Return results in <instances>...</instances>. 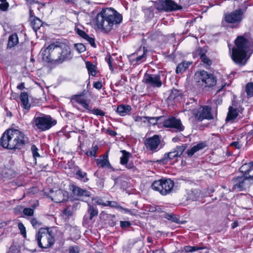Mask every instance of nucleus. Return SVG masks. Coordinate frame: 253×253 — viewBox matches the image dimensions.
Segmentation results:
<instances>
[{"label":"nucleus","mask_w":253,"mask_h":253,"mask_svg":"<svg viewBox=\"0 0 253 253\" xmlns=\"http://www.w3.org/2000/svg\"><path fill=\"white\" fill-rule=\"evenodd\" d=\"M48 196L55 203H60L65 200L64 194L61 189L55 191L50 190Z\"/></svg>","instance_id":"a211bd4d"},{"label":"nucleus","mask_w":253,"mask_h":253,"mask_svg":"<svg viewBox=\"0 0 253 253\" xmlns=\"http://www.w3.org/2000/svg\"><path fill=\"white\" fill-rule=\"evenodd\" d=\"M206 49L205 48H199L196 51V54L200 57L201 59L202 57L206 56Z\"/></svg>","instance_id":"37998d69"},{"label":"nucleus","mask_w":253,"mask_h":253,"mask_svg":"<svg viewBox=\"0 0 253 253\" xmlns=\"http://www.w3.org/2000/svg\"><path fill=\"white\" fill-rule=\"evenodd\" d=\"M143 82L149 87L159 88L162 85L161 77L158 74H145Z\"/></svg>","instance_id":"4468645a"},{"label":"nucleus","mask_w":253,"mask_h":253,"mask_svg":"<svg viewBox=\"0 0 253 253\" xmlns=\"http://www.w3.org/2000/svg\"><path fill=\"white\" fill-rule=\"evenodd\" d=\"M147 51V49H145V47H143V54L141 55L137 56L136 58V61L137 62H138V61H140V60H141L142 59H143V58H145Z\"/></svg>","instance_id":"13d9d810"},{"label":"nucleus","mask_w":253,"mask_h":253,"mask_svg":"<svg viewBox=\"0 0 253 253\" xmlns=\"http://www.w3.org/2000/svg\"><path fill=\"white\" fill-rule=\"evenodd\" d=\"M34 211L31 208H25L23 211V213L26 216H32L34 214Z\"/></svg>","instance_id":"49530a36"},{"label":"nucleus","mask_w":253,"mask_h":253,"mask_svg":"<svg viewBox=\"0 0 253 253\" xmlns=\"http://www.w3.org/2000/svg\"><path fill=\"white\" fill-rule=\"evenodd\" d=\"M75 47L80 53L83 52L86 49L85 46L81 43L75 44Z\"/></svg>","instance_id":"c03bdc74"},{"label":"nucleus","mask_w":253,"mask_h":253,"mask_svg":"<svg viewBox=\"0 0 253 253\" xmlns=\"http://www.w3.org/2000/svg\"><path fill=\"white\" fill-rule=\"evenodd\" d=\"M206 146L205 142L198 143L196 145L194 146L191 149L187 151V154L189 157L192 156L196 152L202 150Z\"/></svg>","instance_id":"4be33fe9"},{"label":"nucleus","mask_w":253,"mask_h":253,"mask_svg":"<svg viewBox=\"0 0 253 253\" xmlns=\"http://www.w3.org/2000/svg\"><path fill=\"white\" fill-rule=\"evenodd\" d=\"M17 88L20 90H22L25 88L24 86V83H22L20 84H19L17 86Z\"/></svg>","instance_id":"774afa93"},{"label":"nucleus","mask_w":253,"mask_h":253,"mask_svg":"<svg viewBox=\"0 0 253 253\" xmlns=\"http://www.w3.org/2000/svg\"><path fill=\"white\" fill-rule=\"evenodd\" d=\"M31 150L32 151L33 156L36 162L37 158L40 157V155L38 152L39 149L35 145H32L31 146Z\"/></svg>","instance_id":"ea45409f"},{"label":"nucleus","mask_w":253,"mask_h":253,"mask_svg":"<svg viewBox=\"0 0 253 253\" xmlns=\"http://www.w3.org/2000/svg\"><path fill=\"white\" fill-rule=\"evenodd\" d=\"M253 166L252 163H246L243 165L240 168V170L243 173V175H245L249 169H250Z\"/></svg>","instance_id":"58836bf2"},{"label":"nucleus","mask_w":253,"mask_h":253,"mask_svg":"<svg viewBox=\"0 0 253 253\" xmlns=\"http://www.w3.org/2000/svg\"><path fill=\"white\" fill-rule=\"evenodd\" d=\"M8 6L9 4L7 2L1 3L0 4V10L1 11H5L7 10Z\"/></svg>","instance_id":"4d7b16f0"},{"label":"nucleus","mask_w":253,"mask_h":253,"mask_svg":"<svg viewBox=\"0 0 253 253\" xmlns=\"http://www.w3.org/2000/svg\"><path fill=\"white\" fill-rule=\"evenodd\" d=\"M18 43V38L17 34H12L9 37L7 47L12 48Z\"/></svg>","instance_id":"c756f323"},{"label":"nucleus","mask_w":253,"mask_h":253,"mask_svg":"<svg viewBox=\"0 0 253 253\" xmlns=\"http://www.w3.org/2000/svg\"><path fill=\"white\" fill-rule=\"evenodd\" d=\"M63 213L68 216H71L73 214L72 210L69 208L64 210Z\"/></svg>","instance_id":"e2e57ef3"},{"label":"nucleus","mask_w":253,"mask_h":253,"mask_svg":"<svg viewBox=\"0 0 253 253\" xmlns=\"http://www.w3.org/2000/svg\"><path fill=\"white\" fill-rule=\"evenodd\" d=\"M20 99L23 108L29 110L30 108L31 105L29 103L28 95L27 93L26 92H21L20 95Z\"/></svg>","instance_id":"5701e85b"},{"label":"nucleus","mask_w":253,"mask_h":253,"mask_svg":"<svg viewBox=\"0 0 253 253\" xmlns=\"http://www.w3.org/2000/svg\"><path fill=\"white\" fill-rule=\"evenodd\" d=\"M106 206H110L111 207H116L117 203L114 201H107L106 203Z\"/></svg>","instance_id":"0e129e2a"},{"label":"nucleus","mask_w":253,"mask_h":253,"mask_svg":"<svg viewBox=\"0 0 253 253\" xmlns=\"http://www.w3.org/2000/svg\"><path fill=\"white\" fill-rule=\"evenodd\" d=\"M98 150V147L97 145L92 146L91 149L88 150L85 153V154L87 156H90L93 157H96V153Z\"/></svg>","instance_id":"4c0bfd02"},{"label":"nucleus","mask_w":253,"mask_h":253,"mask_svg":"<svg viewBox=\"0 0 253 253\" xmlns=\"http://www.w3.org/2000/svg\"><path fill=\"white\" fill-rule=\"evenodd\" d=\"M191 62L184 61L178 64L176 69V73H182L185 71L188 68L189 65L191 64Z\"/></svg>","instance_id":"c85d7f7f"},{"label":"nucleus","mask_w":253,"mask_h":253,"mask_svg":"<svg viewBox=\"0 0 253 253\" xmlns=\"http://www.w3.org/2000/svg\"><path fill=\"white\" fill-rule=\"evenodd\" d=\"M77 33L80 36L84 39L88 37V35L82 30L78 29Z\"/></svg>","instance_id":"680f3d73"},{"label":"nucleus","mask_w":253,"mask_h":253,"mask_svg":"<svg viewBox=\"0 0 253 253\" xmlns=\"http://www.w3.org/2000/svg\"><path fill=\"white\" fill-rule=\"evenodd\" d=\"M93 87L96 89H100L102 87V84L100 82H96L93 84Z\"/></svg>","instance_id":"69168bd1"},{"label":"nucleus","mask_w":253,"mask_h":253,"mask_svg":"<svg viewBox=\"0 0 253 253\" xmlns=\"http://www.w3.org/2000/svg\"><path fill=\"white\" fill-rule=\"evenodd\" d=\"M84 39L87 42H88L92 46L94 47H96L94 39L93 38L90 37L88 35V37L85 38Z\"/></svg>","instance_id":"6e6d98bb"},{"label":"nucleus","mask_w":253,"mask_h":253,"mask_svg":"<svg viewBox=\"0 0 253 253\" xmlns=\"http://www.w3.org/2000/svg\"><path fill=\"white\" fill-rule=\"evenodd\" d=\"M163 126L166 128H173L175 132H181L184 129V126L182 125L181 120L174 117L169 118L164 117Z\"/></svg>","instance_id":"9b49d317"},{"label":"nucleus","mask_w":253,"mask_h":253,"mask_svg":"<svg viewBox=\"0 0 253 253\" xmlns=\"http://www.w3.org/2000/svg\"><path fill=\"white\" fill-rule=\"evenodd\" d=\"M85 65L89 74H91L92 76H95L96 74L95 66L88 61L85 62Z\"/></svg>","instance_id":"72a5a7b5"},{"label":"nucleus","mask_w":253,"mask_h":253,"mask_svg":"<svg viewBox=\"0 0 253 253\" xmlns=\"http://www.w3.org/2000/svg\"><path fill=\"white\" fill-rule=\"evenodd\" d=\"M205 249V247L203 246H187L185 248V250L186 252H193L201 249Z\"/></svg>","instance_id":"e433bc0d"},{"label":"nucleus","mask_w":253,"mask_h":253,"mask_svg":"<svg viewBox=\"0 0 253 253\" xmlns=\"http://www.w3.org/2000/svg\"><path fill=\"white\" fill-rule=\"evenodd\" d=\"M88 111L96 116H104L105 115V113L99 108H93V109L90 108V110Z\"/></svg>","instance_id":"a19ab883"},{"label":"nucleus","mask_w":253,"mask_h":253,"mask_svg":"<svg viewBox=\"0 0 253 253\" xmlns=\"http://www.w3.org/2000/svg\"><path fill=\"white\" fill-rule=\"evenodd\" d=\"M182 94V91L176 89H173L169 97V100H174L177 97Z\"/></svg>","instance_id":"c9c22d12"},{"label":"nucleus","mask_w":253,"mask_h":253,"mask_svg":"<svg viewBox=\"0 0 253 253\" xmlns=\"http://www.w3.org/2000/svg\"><path fill=\"white\" fill-rule=\"evenodd\" d=\"M75 175L77 179L84 183L87 182L89 180L87 173L81 169H79L76 171Z\"/></svg>","instance_id":"393cba45"},{"label":"nucleus","mask_w":253,"mask_h":253,"mask_svg":"<svg viewBox=\"0 0 253 253\" xmlns=\"http://www.w3.org/2000/svg\"><path fill=\"white\" fill-rule=\"evenodd\" d=\"M70 189L74 195L79 197H89L90 196V192L74 185H70Z\"/></svg>","instance_id":"6ab92c4d"},{"label":"nucleus","mask_w":253,"mask_h":253,"mask_svg":"<svg viewBox=\"0 0 253 253\" xmlns=\"http://www.w3.org/2000/svg\"><path fill=\"white\" fill-rule=\"evenodd\" d=\"M126 165V168L128 169H132L134 168V166L132 163H127L126 164H125Z\"/></svg>","instance_id":"338daca9"},{"label":"nucleus","mask_w":253,"mask_h":253,"mask_svg":"<svg viewBox=\"0 0 253 253\" xmlns=\"http://www.w3.org/2000/svg\"><path fill=\"white\" fill-rule=\"evenodd\" d=\"M70 47L63 43L49 44L42 52L43 59L48 62L62 63L70 58Z\"/></svg>","instance_id":"f03ea898"},{"label":"nucleus","mask_w":253,"mask_h":253,"mask_svg":"<svg viewBox=\"0 0 253 253\" xmlns=\"http://www.w3.org/2000/svg\"><path fill=\"white\" fill-rule=\"evenodd\" d=\"M230 146L239 149L242 147V144H241L238 141H234L231 143Z\"/></svg>","instance_id":"052dcab7"},{"label":"nucleus","mask_w":253,"mask_h":253,"mask_svg":"<svg viewBox=\"0 0 253 253\" xmlns=\"http://www.w3.org/2000/svg\"><path fill=\"white\" fill-rule=\"evenodd\" d=\"M122 19V15L114 9L103 8L95 17V25L101 31L108 33L114 25L120 24Z\"/></svg>","instance_id":"f257e3e1"},{"label":"nucleus","mask_w":253,"mask_h":253,"mask_svg":"<svg viewBox=\"0 0 253 253\" xmlns=\"http://www.w3.org/2000/svg\"><path fill=\"white\" fill-rule=\"evenodd\" d=\"M93 201H94L95 203L98 205H102L103 206H106V201L104 202V200L100 198H96L93 199Z\"/></svg>","instance_id":"8fccbe9b"},{"label":"nucleus","mask_w":253,"mask_h":253,"mask_svg":"<svg viewBox=\"0 0 253 253\" xmlns=\"http://www.w3.org/2000/svg\"><path fill=\"white\" fill-rule=\"evenodd\" d=\"M154 190L159 191L162 195H166L169 193L174 187L172 180L168 179H160L155 181L151 185Z\"/></svg>","instance_id":"6e6552de"},{"label":"nucleus","mask_w":253,"mask_h":253,"mask_svg":"<svg viewBox=\"0 0 253 253\" xmlns=\"http://www.w3.org/2000/svg\"><path fill=\"white\" fill-rule=\"evenodd\" d=\"M98 211L96 206L88 204L87 212L84 217V222L86 224L89 223L93 220V217L98 215Z\"/></svg>","instance_id":"f3484780"},{"label":"nucleus","mask_w":253,"mask_h":253,"mask_svg":"<svg viewBox=\"0 0 253 253\" xmlns=\"http://www.w3.org/2000/svg\"><path fill=\"white\" fill-rule=\"evenodd\" d=\"M2 175L7 178H11L15 176V171L10 169L5 168L2 171Z\"/></svg>","instance_id":"2f4dec72"},{"label":"nucleus","mask_w":253,"mask_h":253,"mask_svg":"<svg viewBox=\"0 0 253 253\" xmlns=\"http://www.w3.org/2000/svg\"><path fill=\"white\" fill-rule=\"evenodd\" d=\"M246 178H248L249 180V182H250V179L253 178V167L249 169L247 172L246 173L245 175H244Z\"/></svg>","instance_id":"de8ad7c7"},{"label":"nucleus","mask_w":253,"mask_h":253,"mask_svg":"<svg viewBox=\"0 0 253 253\" xmlns=\"http://www.w3.org/2000/svg\"><path fill=\"white\" fill-rule=\"evenodd\" d=\"M186 148V146L184 145L177 146L172 151L166 153L163 157L158 161L160 163H167L169 160L180 157Z\"/></svg>","instance_id":"f8f14e48"},{"label":"nucleus","mask_w":253,"mask_h":253,"mask_svg":"<svg viewBox=\"0 0 253 253\" xmlns=\"http://www.w3.org/2000/svg\"><path fill=\"white\" fill-rule=\"evenodd\" d=\"M195 80L198 83V85L205 87H211L216 84V78L212 74L203 70L197 72L195 74Z\"/></svg>","instance_id":"0eeeda50"},{"label":"nucleus","mask_w":253,"mask_h":253,"mask_svg":"<svg viewBox=\"0 0 253 253\" xmlns=\"http://www.w3.org/2000/svg\"><path fill=\"white\" fill-rule=\"evenodd\" d=\"M146 121L150 125H155L156 124H163V120L164 116L157 117H146Z\"/></svg>","instance_id":"a878e982"},{"label":"nucleus","mask_w":253,"mask_h":253,"mask_svg":"<svg viewBox=\"0 0 253 253\" xmlns=\"http://www.w3.org/2000/svg\"><path fill=\"white\" fill-rule=\"evenodd\" d=\"M31 25L33 29L35 31H37L42 25V21L36 17H34L33 19H31Z\"/></svg>","instance_id":"7c9ffc66"},{"label":"nucleus","mask_w":253,"mask_h":253,"mask_svg":"<svg viewBox=\"0 0 253 253\" xmlns=\"http://www.w3.org/2000/svg\"><path fill=\"white\" fill-rule=\"evenodd\" d=\"M83 95H75L72 97V99H74L77 102L82 105V106L87 110H90V107L88 103H87L86 100L82 97Z\"/></svg>","instance_id":"412c9836"},{"label":"nucleus","mask_w":253,"mask_h":253,"mask_svg":"<svg viewBox=\"0 0 253 253\" xmlns=\"http://www.w3.org/2000/svg\"><path fill=\"white\" fill-rule=\"evenodd\" d=\"M201 61L207 66L211 64V61L206 55L201 58Z\"/></svg>","instance_id":"864d4df0"},{"label":"nucleus","mask_w":253,"mask_h":253,"mask_svg":"<svg viewBox=\"0 0 253 253\" xmlns=\"http://www.w3.org/2000/svg\"><path fill=\"white\" fill-rule=\"evenodd\" d=\"M28 139L24 133L16 129L6 130L0 139V145L4 148L20 150L28 142Z\"/></svg>","instance_id":"7ed1b4c3"},{"label":"nucleus","mask_w":253,"mask_h":253,"mask_svg":"<svg viewBox=\"0 0 253 253\" xmlns=\"http://www.w3.org/2000/svg\"><path fill=\"white\" fill-rule=\"evenodd\" d=\"M31 223L32 226L35 228H37L39 227L42 224V223L41 222H40L36 218H32L31 220Z\"/></svg>","instance_id":"09e8293b"},{"label":"nucleus","mask_w":253,"mask_h":253,"mask_svg":"<svg viewBox=\"0 0 253 253\" xmlns=\"http://www.w3.org/2000/svg\"><path fill=\"white\" fill-rule=\"evenodd\" d=\"M244 18V11L241 9L236 10L224 15L225 22L233 24L232 28L238 27Z\"/></svg>","instance_id":"1a4fd4ad"},{"label":"nucleus","mask_w":253,"mask_h":253,"mask_svg":"<svg viewBox=\"0 0 253 253\" xmlns=\"http://www.w3.org/2000/svg\"><path fill=\"white\" fill-rule=\"evenodd\" d=\"M161 138L158 135H154L152 137L146 138L144 144L147 150L153 152H157L159 149Z\"/></svg>","instance_id":"dca6fc26"},{"label":"nucleus","mask_w":253,"mask_h":253,"mask_svg":"<svg viewBox=\"0 0 253 253\" xmlns=\"http://www.w3.org/2000/svg\"><path fill=\"white\" fill-rule=\"evenodd\" d=\"M151 2L154 3V6H150L149 8H144L143 9L144 13L146 15L148 18H152L154 17V10L156 8L155 7V3L156 2L151 1Z\"/></svg>","instance_id":"473e14b6"},{"label":"nucleus","mask_w":253,"mask_h":253,"mask_svg":"<svg viewBox=\"0 0 253 253\" xmlns=\"http://www.w3.org/2000/svg\"><path fill=\"white\" fill-rule=\"evenodd\" d=\"M232 190L243 191L249 187L250 182L244 175L238 176L232 179Z\"/></svg>","instance_id":"ddd939ff"},{"label":"nucleus","mask_w":253,"mask_h":253,"mask_svg":"<svg viewBox=\"0 0 253 253\" xmlns=\"http://www.w3.org/2000/svg\"><path fill=\"white\" fill-rule=\"evenodd\" d=\"M121 152L123 154V156L121 157L120 163L123 165H125L128 162L129 153L126 150H122Z\"/></svg>","instance_id":"f704fd0d"},{"label":"nucleus","mask_w":253,"mask_h":253,"mask_svg":"<svg viewBox=\"0 0 253 253\" xmlns=\"http://www.w3.org/2000/svg\"><path fill=\"white\" fill-rule=\"evenodd\" d=\"M156 9L159 11H172L182 9L181 5H179L172 0H159L155 3Z\"/></svg>","instance_id":"9d476101"},{"label":"nucleus","mask_w":253,"mask_h":253,"mask_svg":"<svg viewBox=\"0 0 253 253\" xmlns=\"http://www.w3.org/2000/svg\"><path fill=\"white\" fill-rule=\"evenodd\" d=\"M134 120L135 122H143L145 123L146 122V117H141L139 116H135L133 117Z\"/></svg>","instance_id":"5fc2aeb1"},{"label":"nucleus","mask_w":253,"mask_h":253,"mask_svg":"<svg viewBox=\"0 0 253 253\" xmlns=\"http://www.w3.org/2000/svg\"><path fill=\"white\" fill-rule=\"evenodd\" d=\"M195 118L199 121L204 119L210 120L213 119L211 113V108L208 106L200 107L194 113Z\"/></svg>","instance_id":"2eb2a0df"},{"label":"nucleus","mask_w":253,"mask_h":253,"mask_svg":"<svg viewBox=\"0 0 253 253\" xmlns=\"http://www.w3.org/2000/svg\"><path fill=\"white\" fill-rule=\"evenodd\" d=\"M131 110L129 105H120L117 108V112L121 116H125L128 114Z\"/></svg>","instance_id":"b1692460"},{"label":"nucleus","mask_w":253,"mask_h":253,"mask_svg":"<svg viewBox=\"0 0 253 253\" xmlns=\"http://www.w3.org/2000/svg\"><path fill=\"white\" fill-rule=\"evenodd\" d=\"M236 46L232 49V59L237 64L244 65L249 50L250 42L243 36H238L235 40Z\"/></svg>","instance_id":"20e7f679"},{"label":"nucleus","mask_w":253,"mask_h":253,"mask_svg":"<svg viewBox=\"0 0 253 253\" xmlns=\"http://www.w3.org/2000/svg\"><path fill=\"white\" fill-rule=\"evenodd\" d=\"M18 227L19 230H20L21 234H22L24 237H25L26 231L24 225L22 223L20 222L18 224Z\"/></svg>","instance_id":"603ef678"},{"label":"nucleus","mask_w":253,"mask_h":253,"mask_svg":"<svg viewBox=\"0 0 253 253\" xmlns=\"http://www.w3.org/2000/svg\"><path fill=\"white\" fill-rule=\"evenodd\" d=\"M56 123V121L50 115L42 113H37L32 122L33 126L41 131L49 129L55 125Z\"/></svg>","instance_id":"39448f33"},{"label":"nucleus","mask_w":253,"mask_h":253,"mask_svg":"<svg viewBox=\"0 0 253 253\" xmlns=\"http://www.w3.org/2000/svg\"><path fill=\"white\" fill-rule=\"evenodd\" d=\"M238 115L237 109L230 106L229 108V111L226 120L227 121L233 120L237 118Z\"/></svg>","instance_id":"bb28decb"},{"label":"nucleus","mask_w":253,"mask_h":253,"mask_svg":"<svg viewBox=\"0 0 253 253\" xmlns=\"http://www.w3.org/2000/svg\"><path fill=\"white\" fill-rule=\"evenodd\" d=\"M121 227L122 228H125L126 227H128L131 225V223L129 221H121L120 222Z\"/></svg>","instance_id":"bf43d9fd"},{"label":"nucleus","mask_w":253,"mask_h":253,"mask_svg":"<svg viewBox=\"0 0 253 253\" xmlns=\"http://www.w3.org/2000/svg\"><path fill=\"white\" fill-rule=\"evenodd\" d=\"M80 248L77 246H71L69 248L68 253H79Z\"/></svg>","instance_id":"3c124183"},{"label":"nucleus","mask_w":253,"mask_h":253,"mask_svg":"<svg viewBox=\"0 0 253 253\" xmlns=\"http://www.w3.org/2000/svg\"><path fill=\"white\" fill-rule=\"evenodd\" d=\"M36 240L40 248H49L54 243V235L48 228H41L36 235Z\"/></svg>","instance_id":"423d86ee"},{"label":"nucleus","mask_w":253,"mask_h":253,"mask_svg":"<svg viewBox=\"0 0 253 253\" xmlns=\"http://www.w3.org/2000/svg\"><path fill=\"white\" fill-rule=\"evenodd\" d=\"M246 91L248 96H253V83H249L246 85Z\"/></svg>","instance_id":"79ce46f5"},{"label":"nucleus","mask_w":253,"mask_h":253,"mask_svg":"<svg viewBox=\"0 0 253 253\" xmlns=\"http://www.w3.org/2000/svg\"><path fill=\"white\" fill-rule=\"evenodd\" d=\"M200 196V191L198 189H194L190 190L187 193V200L195 201Z\"/></svg>","instance_id":"cd10ccee"},{"label":"nucleus","mask_w":253,"mask_h":253,"mask_svg":"<svg viewBox=\"0 0 253 253\" xmlns=\"http://www.w3.org/2000/svg\"><path fill=\"white\" fill-rule=\"evenodd\" d=\"M97 165L100 166L101 168H104L107 167L111 169H113L112 167L110 164L108 160V154L106 153L100 156L99 159L96 160Z\"/></svg>","instance_id":"aec40b11"},{"label":"nucleus","mask_w":253,"mask_h":253,"mask_svg":"<svg viewBox=\"0 0 253 253\" xmlns=\"http://www.w3.org/2000/svg\"><path fill=\"white\" fill-rule=\"evenodd\" d=\"M166 217L168 219L171 220L172 221L175 222L176 223H178L179 221V219L177 218L173 214L168 213L166 215Z\"/></svg>","instance_id":"a18cd8bd"}]
</instances>
